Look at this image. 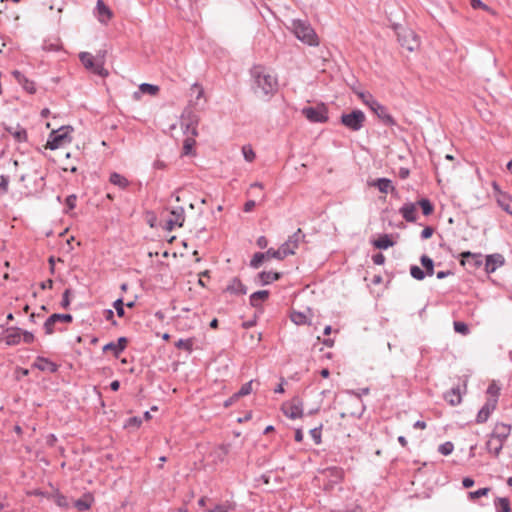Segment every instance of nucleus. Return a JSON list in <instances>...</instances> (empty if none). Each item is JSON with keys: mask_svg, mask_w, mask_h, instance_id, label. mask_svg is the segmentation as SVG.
Returning <instances> with one entry per match:
<instances>
[{"mask_svg": "<svg viewBox=\"0 0 512 512\" xmlns=\"http://www.w3.org/2000/svg\"><path fill=\"white\" fill-rule=\"evenodd\" d=\"M454 450V445L452 442L447 441L438 447V452L444 456L450 455Z\"/></svg>", "mask_w": 512, "mask_h": 512, "instance_id": "obj_48", "label": "nucleus"}, {"mask_svg": "<svg viewBox=\"0 0 512 512\" xmlns=\"http://www.w3.org/2000/svg\"><path fill=\"white\" fill-rule=\"evenodd\" d=\"M224 291L231 295L241 296L247 294V287L238 277H233Z\"/></svg>", "mask_w": 512, "mask_h": 512, "instance_id": "obj_15", "label": "nucleus"}, {"mask_svg": "<svg viewBox=\"0 0 512 512\" xmlns=\"http://www.w3.org/2000/svg\"><path fill=\"white\" fill-rule=\"evenodd\" d=\"M302 114L312 123H326L329 119L328 109L323 103L314 107H304Z\"/></svg>", "mask_w": 512, "mask_h": 512, "instance_id": "obj_7", "label": "nucleus"}, {"mask_svg": "<svg viewBox=\"0 0 512 512\" xmlns=\"http://www.w3.org/2000/svg\"><path fill=\"white\" fill-rule=\"evenodd\" d=\"M494 505L497 512H510V501L506 497H496Z\"/></svg>", "mask_w": 512, "mask_h": 512, "instance_id": "obj_35", "label": "nucleus"}, {"mask_svg": "<svg viewBox=\"0 0 512 512\" xmlns=\"http://www.w3.org/2000/svg\"><path fill=\"white\" fill-rule=\"evenodd\" d=\"M505 263L504 256L499 253L491 254L486 256L485 260V271L491 274L496 271L497 268L503 266Z\"/></svg>", "mask_w": 512, "mask_h": 512, "instance_id": "obj_14", "label": "nucleus"}, {"mask_svg": "<svg viewBox=\"0 0 512 512\" xmlns=\"http://www.w3.org/2000/svg\"><path fill=\"white\" fill-rule=\"evenodd\" d=\"M486 393L488 395L487 398H495L496 401H498L500 395V387L495 381H492L489 384Z\"/></svg>", "mask_w": 512, "mask_h": 512, "instance_id": "obj_41", "label": "nucleus"}, {"mask_svg": "<svg viewBox=\"0 0 512 512\" xmlns=\"http://www.w3.org/2000/svg\"><path fill=\"white\" fill-rule=\"evenodd\" d=\"M498 401L495 398H487L483 407L479 410L476 416L478 424L485 423L490 417L491 413L496 409Z\"/></svg>", "mask_w": 512, "mask_h": 512, "instance_id": "obj_12", "label": "nucleus"}, {"mask_svg": "<svg viewBox=\"0 0 512 512\" xmlns=\"http://www.w3.org/2000/svg\"><path fill=\"white\" fill-rule=\"evenodd\" d=\"M373 245L378 249H388L389 247L394 245V242L391 240L388 234L381 235L377 240L373 242Z\"/></svg>", "mask_w": 512, "mask_h": 512, "instance_id": "obj_36", "label": "nucleus"}, {"mask_svg": "<svg viewBox=\"0 0 512 512\" xmlns=\"http://www.w3.org/2000/svg\"><path fill=\"white\" fill-rule=\"evenodd\" d=\"M124 306H125V303L123 302L122 298H119V299L115 300L114 303H113V307L115 308L116 313H117V315L119 317H124L125 316Z\"/></svg>", "mask_w": 512, "mask_h": 512, "instance_id": "obj_50", "label": "nucleus"}, {"mask_svg": "<svg viewBox=\"0 0 512 512\" xmlns=\"http://www.w3.org/2000/svg\"><path fill=\"white\" fill-rule=\"evenodd\" d=\"M96 15L101 23L106 24L112 18L113 13L103 0H97Z\"/></svg>", "mask_w": 512, "mask_h": 512, "instance_id": "obj_20", "label": "nucleus"}, {"mask_svg": "<svg viewBox=\"0 0 512 512\" xmlns=\"http://www.w3.org/2000/svg\"><path fill=\"white\" fill-rule=\"evenodd\" d=\"M416 203L407 202L399 209V213L407 222H415L417 219Z\"/></svg>", "mask_w": 512, "mask_h": 512, "instance_id": "obj_21", "label": "nucleus"}, {"mask_svg": "<svg viewBox=\"0 0 512 512\" xmlns=\"http://www.w3.org/2000/svg\"><path fill=\"white\" fill-rule=\"evenodd\" d=\"M9 177L5 175L0 176V189L6 193L8 191Z\"/></svg>", "mask_w": 512, "mask_h": 512, "instance_id": "obj_60", "label": "nucleus"}, {"mask_svg": "<svg viewBox=\"0 0 512 512\" xmlns=\"http://www.w3.org/2000/svg\"><path fill=\"white\" fill-rule=\"evenodd\" d=\"M267 259L265 254L262 253V252H257L253 255L251 261H250V266L254 269H257L261 266V264L263 263V261Z\"/></svg>", "mask_w": 512, "mask_h": 512, "instance_id": "obj_42", "label": "nucleus"}, {"mask_svg": "<svg viewBox=\"0 0 512 512\" xmlns=\"http://www.w3.org/2000/svg\"><path fill=\"white\" fill-rule=\"evenodd\" d=\"M511 433V426L505 423H497L490 435L491 438L504 443Z\"/></svg>", "mask_w": 512, "mask_h": 512, "instance_id": "obj_16", "label": "nucleus"}, {"mask_svg": "<svg viewBox=\"0 0 512 512\" xmlns=\"http://www.w3.org/2000/svg\"><path fill=\"white\" fill-rule=\"evenodd\" d=\"M35 340V336L32 332L26 331L22 329V337L21 341H23L26 344H31Z\"/></svg>", "mask_w": 512, "mask_h": 512, "instance_id": "obj_57", "label": "nucleus"}, {"mask_svg": "<svg viewBox=\"0 0 512 512\" xmlns=\"http://www.w3.org/2000/svg\"><path fill=\"white\" fill-rule=\"evenodd\" d=\"M57 442V437L54 434H49L46 436V444L50 447H53Z\"/></svg>", "mask_w": 512, "mask_h": 512, "instance_id": "obj_64", "label": "nucleus"}, {"mask_svg": "<svg viewBox=\"0 0 512 512\" xmlns=\"http://www.w3.org/2000/svg\"><path fill=\"white\" fill-rule=\"evenodd\" d=\"M490 492V488L489 487H484V488H480L476 491H472V492H469L468 493V497L470 500H475V499H478L482 496H486L488 493Z\"/></svg>", "mask_w": 512, "mask_h": 512, "instance_id": "obj_47", "label": "nucleus"}, {"mask_svg": "<svg viewBox=\"0 0 512 512\" xmlns=\"http://www.w3.org/2000/svg\"><path fill=\"white\" fill-rule=\"evenodd\" d=\"M79 59L83 66L97 75L96 61L94 56L89 52H81L79 54Z\"/></svg>", "mask_w": 512, "mask_h": 512, "instance_id": "obj_27", "label": "nucleus"}, {"mask_svg": "<svg viewBox=\"0 0 512 512\" xmlns=\"http://www.w3.org/2000/svg\"><path fill=\"white\" fill-rule=\"evenodd\" d=\"M109 181L110 183L118 186L121 189H125L129 185V181L124 176L117 172H113L110 174Z\"/></svg>", "mask_w": 512, "mask_h": 512, "instance_id": "obj_33", "label": "nucleus"}, {"mask_svg": "<svg viewBox=\"0 0 512 512\" xmlns=\"http://www.w3.org/2000/svg\"><path fill=\"white\" fill-rule=\"evenodd\" d=\"M305 236L299 228L293 235H291L286 242H284L280 247L287 252L288 255H292L295 253V249L298 247V244L301 239Z\"/></svg>", "mask_w": 512, "mask_h": 512, "instance_id": "obj_13", "label": "nucleus"}, {"mask_svg": "<svg viewBox=\"0 0 512 512\" xmlns=\"http://www.w3.org/2000/svg\"><path fill=\"white\" fill-rule=\"evenodd\" d=\"M5 130L13 136L17 142H26L28 139L27 131L19 124L16 127L8 126Z\"/></svg>", "mask_w": 512, "mask_h": 512, "instance_id": "obj_26", "label": "nucleus"}, {"mask_svg": "<svg viewBox=\"0 0 512 512\" xmlns=\"http://www.w3.org/2000/svg\"><path fill=\"white\" fill-rule=\"evenodd\" d=\"M370 110L382 121L386 126L396 125L395 119L388 112V109L380 104L376 99L369 103Z\"/></svg>", "mask_w": 512, "mask_h": 512, "instance_id": "obj_9", "label": "nucleus"}, {"mask_svg": "<svg viewBox=\"0 0 512 512\" xmlns=\"http://www.w3.org/2000/svg\"><path fill=\"white\" fill-rule=\"evenodd\" d=\"M310 435L314 442L318 445L321 443L322 426L310 430Z\"/></svg>", "mask_w": 512, "mask_h": 512, "instance_id": "obj_52", "label": "nucleus"}, {"mask_svg": "<svg viewBox=\"0 0 512 512\" xmlns=\"http://www.w3.org/2000/svg\"><path fill=\"white\" fill-rule=\"evenodd\" d=\"M33 367L40 371H49L50 373H55L58 371L57 364L41 356L36 358L35 362L33 363Z\"/></svg>", "mask_w": 512, "mask_h": 512, "instance_id": "obj_22", "label": "nucleus"}, {"mask_svg": "<svg viewBox=\"0 0 512 512\" xmlns=\"http://www.w3.org/2000/svg\"><path fill=\"white\" fill-rule=\"evenodd\" d=\"M12 75L17 80V82L30 94H34L36 92L35 83L28 78L24 74H22L18 70H14Z\"/></svg>", "mask_w": 512, "mask_h": 512, "instance_id": "obj_23", "label": "nucleus"}, {"mask_svg": "<svg viewBox=\"0 0 512 512\" xmlns=\"http://www.w3.org/2000/svg\"><path fill=\"white\" fill-rule=\"evenodd\" d=\"M104 317L107 321H111L113 325H117V322L114 320V312L111 309L104 311Z\"/></svg>", "mask_w": 512, "mask_h": 512, "instance_id": "obj_63", "label": "nucleus"}, {"mask_svg": "<svg viewBox=\"0 0 512 512\" xmlns=\"http://www.w3.org/2000/svg\"><path fill=\"white\" fill-rule=\"evenodd\" d=\"M57 321L71 323L73 321V316L71 314L59 313H54L51 316H49L44 323V330L47 335H51L54 333V328Z\"/></svg>", "mask_w": 512, "mask_h": 512, "instance_id": "obj_11", "label": "nucleus"}, {"mask_svg": "<svg viewBox=\"0 0 512 512\" xmlns=\"http://www.w3.org/2000/svg\"><path fill=\"white\" fill-rule=\"evenodd\" d=\"M128 339L126 337L118 338L117 342H109L103 347V351H112L115 357H118L126 348Z\"/></svg>", "mask_w": 512, "mask_h": 512, "instance_id": "obj_19", "label": "nucleus"}, {"mask_svg": "<svg viewBox=\"0 0 512 512\" xmlns=\"http://www.w3.org/2000/svg\"><path fill=\"white\" fill-rule=\"evenodd\" d=\"M358 97L361 101L369 107V103H371L375 98L368 92H359L357 93Z\"/></svg>", "mask_w": 512, "mask_h": 512, "instance_id": "obj_56", "label": "nucleus"}, {"mask_svg": "<svg viewBox=\"0 0 512 512\" xmlns=\"http://www.w3.org/2000/svg\"><path fill=\"white\" fill-rule=\"evenodd\" d=\"M70 289H66L62 296L61 307L67 309L70 306Z\"/></svg>", "mask_w": 512, "mask_h": 512, "instance_id": "obj_58", "label": "nucleus"}, {"mask_svg": "<svg viewBox=\"0 0 512 512\" xmlns=\"http://www.w3.org/2000/svg\"><path fill=\"white\" fill-rule=\"evenodd\" d=\"M371 185L377 187L378 190L382 193H388L389 190H394L392 182L388 178H379L372 182Z\"/></svg>", "mask_w": 512, "mask_h": 512, "instance_id": "obj_32", "label": "nucleus"}, {"mask_svg": "<svg viewBox=\"0 0 512 512\" xmlns=\"http://www.w3.org/2000/svg\"><path fill=\"white\" fill-rule=\"evenodd\" d=\"M453 327L455 332L460 333L462 335H467L469 333L468 325L461 321H455L453 323Z\"/></svg>", "mask_w": 512, "mask_h": 512, "instance_id": "obj_49", "label": "nucleus"}, {"mask_svg": "<svg viewBox=\"0 0 512 512\" xmlns=\"http://www.w3.org/2000/svg\"><path fill=\"white\" fill-rule=\"evenodd\" d=\"M242 152L246 161L252 162L255 159V153L250 146H243Z\"/></svg>", "mask_w": 512, "mask_h": 512, "instance_id": "obj_53", "label": "nucleus"}, {"mask_svg": "<svg viewBox=\"0 0 512 512\" xmlns=\"http://www.w3.org/2000/svg\"><path fill=\"white\" fill-rule=\"evenodd\" d=\"M160 91V87L158 85H153L149 83H142L139 85V90L133 93V98L135 100H140L141 94H149L151 96H156Z\"/></svg>", "mask_w": 512, "mask_h": 512, "instance_id": "obj_24", "label": "nucleus"}, {"mask_svg": "<svg viewBox=\"0 0 512 512\" xmlns=\"http://www.w3.org/2000/svg\"><path fill=\"white\" fill-rule=\"evenodd\" d=\"M76 201H77V196L75 194H71L66 198L65 204H66V207L68 208V210H72L75 208Z\"/></svg>", "mask_w": 512, "mask_h": 512, "instance_id": "obj_59", "label": "nucleus"}, {"mask_svg": "<svg viewBox=\"0 0 512 512\" xmlns=\"http://www.w3.org/2000/svg\"><path fill=\"white\" fill-rule=\"evenodd\" d=\"M444 399L451 405L457 406L462 402V392L460 387H453L444 394Z\"/></svg>", "mask_w": 512, "mask_h": 512, "instance_id": "obj_25", "label": "nucleus"}, {"mask_svg": "<svg viewBox=\"0 0 512 512\" xmlns=\"http://www.w3.org/2000/svg\"><path fill=\"white\" fill-rule=\"evenodd\" d=\"M232 509L233 506L230 503L225 502L216 505L213 509H209L207 512H229Z\"/></svg>", "mask_w": 512, "mask_h": 512, "instance_id": "obj_51", "label": "nucleus"}, {"mask_svg": "<svg viewBox=\"0 0 512 512\" xmlns=\"http://www.w3.org/2000/svg\"><path fill=\"white\" fill-rule=\"evenodd\" d=\"M374 264L382 265L385 262V256L382 253L374 254L372 257Z\"/></svg>", "mask_w": 512, "mask_h": 512, "instance_id": "obj_62", "label": "nucleus"}, {"mask_svg": "<svg viewBox=\"0 0 512 512\" xmlns=\"http://www.w3.org/2000/svg\"><path fill=\"white\" fill-rule=\"evenodd\" d=\"M268 297H269V291H267V290L256 291L250 295V298H249L250 305L252 307L257 308L261 305L262 302L266 301L268 299Z\"/></svg>", "mask_w": 512, "mask_h": 512, "instance_id": "obj_29", "label": "nucleus"}, {"mask_svg": "<svg viewBox=\"0 0 512 512\" xmlns=\"http://www.w3.org/2000/svg\"><path fill=\"white\" fill-rule=\"evenodd\" d=\"M93 502V498L90 494H84L80 499L74 501V507L78 511H87L91 508Z\"/></svg>", "mask_w": 512, "mask_h": 512, "instance_id": "obj_30", "label": "nucleus"}, {"mask_svg": "<svg viewBox=\"0 0 512 512\" xmlns=\"http://www.w3.org/2000/svg\"><path fill=\"white\" fill-rule=\"evenodd\" d=\"M141 423H142L141 418L134 416V417H130L129 419H127L126 423L124 424V427L125 428H130V427L138 428Z\"/></svg>", "mask_w": 512, "mask_h": 512, "instance_id": "obj_55", "label": "nucleus"}, {"mask_svg": "<svg viewBox=\"0 0 512 512\" xmlns=\"http://www.w3.org/2000/svg\"><path fill=\"white\" fill-rule=\"evenodd\" d=\"M420 262L422 264V266L424 267L425 269V274L428 275V276H432L433 273H434V262L433 260L427 256V255H422L421 258H420Z\"/></svg>", "mask_w": 512, "mask_h": 512, "instance_id": "obj_38", "label": "nucleus"}, {"mask_svg": "<svg viewBox=\"0 0 512 512\" xmlns=\"http://www.w3.org/2000/svg\"><path fill=\"white\" fill-rule=\"evenodd\" d=\"M175 346L181 349H185L187 351H190L192 348V341L191 339H179Z\"/></svg>", "mask_w": 512, "mask_h": 512, "instance_id": "obj_54", "label": "nucleus"}, {"mask_svg": "<svg viewBox=\"0 0 512 512\" xmlns=\"http://www.w3.org/2000/svg\"><path fill=\"white\" fill-rule=\"evenodd\" d=\"M497 202L505 212L512 216V199L508 195L501 194L497 199Z\"/></svg>", "mask_w": 512, "mask_h": 512, "instance_id": "obj_37", "label": "nucleus"}, {"mask_svg": "<svg viewBox=\"0 0 512 512\" xmlns=\"http://www.w3.org/2000/svg\"><path fill=\"white\" fill-rule=\"evenodd\" d=\"M181 128L184 129L186 138L183 142L182 155L189 156L194 154V145L196 143L195 137L198 135L197 132V121L190 119L189 122H181Z\"/></svg>", "mask_w": 512, "mask_h": 512, "instance_id": "obj_4", "label": "nucleus"}, {"mask_svg": "<svg viewBox=\"0 0 512 512\" xmlns=\"http://www.w3.org/2000/svg\"><path fill=\"white\" fill-rule=\"evenodd\" d=\"M419 205L420 208L422 209V213L425 215V216H429L433 213L434 211V206L433 204L431 203V201L427 198H422L420 199L417 203H416V206Z\"/></svg>", "mask_w": 512, "mask_h": 512, "instance_id": "obj_39", "label": "nucleus"}, {"mask_svg": "<svg viewBox=\"0 0 512 512\" xmlns=\"http://www.w3.org/2000/svg\"><path fill=\"white\" fill-rule=\"evenodd\" d=\"M173 200L175 202H179L180 198L177 194H172L169 199V205L165 208V211L168 213L165 217L164 228L168 231H172L176 227H182L185 221V212L182 206H174L172 204Z\"/></svg>", "mask_w": 512, "mask_h": 512, "instance_id": "obj_3", "label": "nucleus"}, {"mask_svg": "<svg viewBox=\"0 0 512 512\" xmlns=\"http://www.w3.org/2000/svg\"><path fill=\"white\" fill-rule=\"evenodd\" d=\"M264 254L267 259L275 258L278 260H283L285 257H287V252L284 251V249H281V247L277 250L270 248Z\"/></svg>", "mask_w": 512, "mask_h": 512, "instance_id": "obj_40", "label": "nucleus"}, {"mask_svg": "<svg viewBox=\"0 0 512 512\" xmlns=\"http://www.w3.org/2000/svg\"><path fill=\"white\" fill-rule=\"evenodd\" d=\"M52 498H53L54 502L59 507H62V508H68L69 507L68 498L66 496H64L63 494H61L59 492H56L54 495H52Z\"/></svg>", "mask_w": 512, "mask_h": 512, "instance_id": "obj_43", "label": "nucleus"}, {"mask_svg": "<svg viewBox=\"0 0 512 512\" xmlns=\"http://www.w3.org/2000/svg\"><path fill=\"white\" fill-rule=\"evenodd\" d=\"M282 274L279 272H260L258 274L259 281L262 285H268L274 281H277L281 278Z\"/></svg>", "mask_w": 512, "mask_h": 512, "instance_id": "obj_31", "label": "nucleus"}, {"mask_svg": "<svg viewBox=\"0 0 512 512\" xmlns=\"http://www.w3.org/2000/svg\"><path fill=\"white\" fill-rule=\"evenodd\" d=\"M291 321L294 322L296 325H304L307 323V317L302 312L294 311L291 314Z\"/></svg>", "mask_w": 512, "mask_h": 512, "instance_id": "obj_45", "label": "nucleus"}, {"mask_svg": "<svg viewBox=\"0 0 512 512\" xmlns=\"http://www.w3.org/2000/svg\"><path fill=\"white\" fill-rule=\"evenodd\" d=\"M461 260L460 264L465 266L466 263L472 265L474 268H479L483 265L482 255L472 253L470 251H465L460 254Z\"/></svg>", "mask_w": 512, "mask_h": 512, "instance_id": "obj_17", "label": "nucleus"}, {"mask_svg": "<svg viewBox=\"0 0 512 512\" xmlns=\"http://www.w3.org/2000/svg\"><path fill=\"white\" fill-rule=\"evenodd\" d=\"M366 116L363 111L356 109L350 113L341 115V123L351 131H359L363 128Z\"/></svg>", "mask_w": 512, "mask_h": 512, "instance_id": "obj_5", "label": "nucleus"}, {"mask_svg": "<svg viewBox=\"0 0 512 512\" xmlns=\"http://www.w3.org/2000/svg\"><path fill=\"white\" fill-rule=\"evenodd\" d=\"M73 128L70 126L61 127L58 130H52L49 135L46 148L50 150L58 149L65 141L71 142V137H69V131H72Z\"/></svg>", "mask_w": 512, "mask_h": 512, "instance_id": "obj_8", "label": "nucleus"}, {"mask_svg": "<svg viewBox=\"0 0 512 512\" xmlns=\"http://www.w3.org/2000/svg\"><path fill=\"white\" fill-rule=\"evenodd\" d=\"M105 56L106 51L105 50H99L97 54L94 56V59L96 61V68H97V75L101 77L108 76V71L104 68L105 64Z\"/></svg>", "mask_w": 512, "mask_h": 512, "instance_id": "obj_28", "label": "nucleus"}, {"mask_svg": "<svg viewBox=\"0 0 512 512\" xmlns=\"http://www.w3.org/2000/svg\"><path fill=\"white\" fill-rule=\"evenodd\" d=\"M252 383L253 381H249L241 386V388L234 394L235 398H239L242 396L249 395L252 391Z\"/></svg>", "mask_w": 512, "mask_h": 512, "instance_id": "obj_44", "label": "nucleus"}, {"mask_svg": "<svg viewBox=\"0 0 512 512\" xmlns=\"http://www.w3.org/2000/svg\"><path fill=\"white\" fill-rule=\"evenodd\" d=\"M410 274L416 280H423L425 278V276H426L424 270H422L417 265H412L410 267Z\"/></svg>", "mask_w": 512, "mask_h": 512, "instance_id": "obj_46", "label": "nucleus"}, {"mask_svg": "<svg viewBox=\"0 0 512 512\" xmlns=\"http://www.w3.org/2000/svg\"><path fill=\"white\" fill-rule=\"evenodd\" d=\"M22 329L19 327H9L6 329L5 343L9 346H16L21 343Z\"/></svg>", "mask_w": 512, "mask_h": 512, "instance_id": "obj_18", "label": "nucleus"}, {"mask_svg": "<svg viewBox=\"0 0 512 512\" xmlns=\"http://www.w3.org/2000/svg\"><path fill=\"white\" fill-rule=\"evenodd\" d=\"M251 74L254 78L255 93L261 94L263 96H271L277 92V78L270 74L265 68L261 66H255L251 70Z\"/></svg>", "mask_w": 512, "mask_h": 512, "instance_id": "obj_1", "label": "nucleus"}, {"mask_svg": "<svg viewBox=\"0 0 512 512\" xmlns=\"http://www.w3.org/2000/svg\"><path fill=\"white\" fill-rule=\"evenodd\" d=\"M283 413L290 419H298L303 415V403L299 397H294L290 402L282 405Z\"/></svg>", "mask_w": 512, "mask_h": 512, "instance_id": "obj_10", "label": "nucleus"}, {"mask_svg": "<svg viewBox=\"0 0 512 512\" xmlns=\"http://www.w3.org/2000/svg\"><path fill=\"white\" fill-rule=\"evenodd\" d=\"M290 29L295 37L309 46H318L319 38L307 20L293 19L291 21Z\"/></svg>", "mask_w": 512, "mask_h": 512, "instance_id": "obj_2", "label": "nucleus"}, {"mask_svg": "<svg viewBox=\"0 0 512 512\" xmlns=\"http://www.w3.org/2000/svg\"><path fill=\"white\" fill-rule=\"evenodd\" d=\"M398 41L400 45L407 49L408 51L412 52L419 48L420 41L416 33L409 29L401 27L397 31Z\"/></svg>", "mask_w": 512, "mask_h": 512, "instance_id": "obj_6", "label": "nucleus"}, {"mask_svg": "<svg viewBox=\"0 0 512 512\" xmlns=\"http://www.w3.org/2000/svg\"><path fill=\"white\" fill-rule=\"evenodd\" d=\"M503 445H504V443H502L500 441H496V439H493L490 437V439L486 443V448L495 457H498L503 448Z\"/></svg>", "mask_w": 512, "mask_h": 512, "instance_id": "obj_34", "label": "nucleus"}, {"mask_svg": "<svg viewBox=\"0 0 512 512\" xmlns=\"http://www.w3.org/2000/svg\"><path fill=\"white\" fill-rule=\"evenodd\" d=\"M433 232H434V229L430 226H427L421 231V238L429 239L433 235Z\"/></svg>", "mask_w": 512, "mask_h": 512, "instance_id": "obj_61", "label": "nucleus"}]
</instances>
